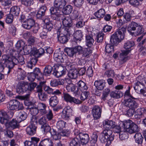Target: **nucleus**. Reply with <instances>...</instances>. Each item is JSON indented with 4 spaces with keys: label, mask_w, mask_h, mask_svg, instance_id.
<instances>
[{
    "label": "nucleus",
    "mask_w": 146,
    "mask_h": 146,
    "mask_svg": "<svg viewBox=\"0 0 146 146\" xmlns=\"http://www.w3.org/2000/svg\"><path fill=\"white\" fill-rule=\"evenodd\" d=\"M7 106L8 108L11 110L17 109L18 110H22L23 108L22 103L15 100H13L10 101L7 104Z\"/></svg>",
    "instance_id": "obj_9"
},
{
    "label": "nucleus",
    "mask_w": 146,
    "mask_h": 146,
    "mask_svg": "<svg viewBox=\"0 0 146 146\" xmlns=\"http://www.w3.org/2000/svg\"><path fill=\"white\" fill-rule=\"evenodd\" d=\"M53 143L49 138L45 139L41 141L38 146H53Z\"/></svg>",
    "instance_id": "obj_29"
},
{
    "label": "nucleus",
    "mask_w": 146,
    "mask_h": 146,
    "mask_svg": "<svg viewBox=\"0 0 146 146\" xmlns=\"http://www.w3.org/2000/svg\"><path fill=\"white\" fill-rule=\"evenodd\" d=\"M74 40L75 41H80L83 36L82 32L80 30H77L73 33Z\"/></svg>",
    "instance_id": "obj_26"
},
{
    "label": "nucleus",
    "mask_w": 146,
    "mask_h": 146,
    "mask_svg": "<svg viewBox=\"0 0 146 146\" xmlns=\"http://www.w3.org/2000/svg\"><path fill=\"white\" fill-rule=\"evenodd\" d=\"M56 69L63 75L66 74L67 70L64 66H62L60 64L59 65Z\"/></svg>",
    "instance_id": "obj_61"
},
{
    "label": "nucleus",
    "mask_w": 146,
    "mask_h": 146,
    "mask_svg": "<svg viewBox=\"0 0 146 146\" xmlns=\"http://www.w3.org/2000/svg\"><path fill=\"white\" fill-rule=\"evenodd\" d=\"M31 141L26 140L24 142L25 146H37L38 143L40 141V139L35 137H32Z\"/></svg>",
    "instance_id": "obj_21"
},
{
    "label": "nucleus",
    "mask_w": 146,
    "mask_h": 146,
    "mask_svg": "<svg viewBox=\"0 0 146 146\" xmlns=\"http://www.w3.org/2000/svg\"><path fill=\"white\" fill-rule=\"evenodd\" d=\"M77 70L75 69H71L68 74V76L71 79L75 78L77 76Z\"/></svg>",
    "instance_id": "obj_48"
},
{
    "label": "nucleus",
    "mask_w": 146,
    "mask_h": 146,
    "mask_svg": "<svg viewBox=\"0 0 146 146\" xmlns=\"http://www.w3.org/2000/svg\"><path fill=\"white\" fill-rule=\"evenodd\" d=\"M114 135L111 129H104L100 134L99 139L102 143H105L106 145L109 146L114 139Z\"/></svg>",
    "instance_id": "obj_3"
},
{
    "label": "nucleus",
    "mask_w": 146,
    "mask_h": 146,
    "mask_svg": "<svg viewBox=\"0 0 146 146\" xmlns=\"http://www.w3.org/2000/svg\"><path fill=\"white\" fill-rule=\"evenodd\" d=\"M77 84L78 86L77 88L80 91L87 90L88 88L86 84L81 80L78 82Z\"/></svg>",
    "instance_id": "obj_32"
},
{
    "label": "nucleus",
    "mask_w": 146,
    "mask_h": 146,
    "mask_svg": "<svg viewBox=\"0 0 146 146\" xmlns=\"http://www.w3.org/2000/svg\"><path fill=\"white\" fill-rule=\"evenodd\" d=\"M31 114L33 116L36 115L38 113H39V111L37 107H33L29 108Z\"/></svg>",
    "instance_id": "obj_62"
},
{
    "label": "nucleus",
    "mask_w": 146,
    "mask_h": 146,
    "mask_svg": "<svg viewBox=\"0 0 146 146\" xmlns=\"http://www.w3.org/2000/svg\"><path fill=\"white\" fill-rule=\"evenodd\" d=\"M144 107L140 108L137 109L135 112V117L138 119H140L143 117L144 116Z\"/></svg>",
    "instance_id": "obj_33"
},
{
    "label": "nucleus",
    "mask_w": 146,
    "mask_h": 146,
    "mask_svg": "<svg viewBox=\"0 0 146 146\" xmlns=\"http://www.w3.org/2000/svg\"><path fill=\"white\" fill-rule=\"evenodd\" d=\"M137 81L135 83V86L134 88L135 91L137 93L144 87L143 83V78L141 76H139L137 78Z\"/></svg>",
    "instance_id": "obj_14"
},
{
    "label": "nucleus",
    "mask_w": 146,
    "mask_h": 146,
    "mask_svg": "<svg viewBox=\"0 0 146 146\" xmlns=\"http://www.w3.org/2000/svg\"><path fill=\"white\" fill-rule=\"evenodd\" d=\"M46 9V7L44 6H42L40 7L36 15L37 18L42 17L44 15Z\"/></svg>",
    "instance_id": "obj_45"
},
{
    "label": "nucleus",
    "mask_w": 146,
    "mask_h": 146,
    "mask_svg": "<svg viewBox=\"0 0 146 146\" xmlns=\"http://www.w3.org/2000/svg\"><path fill=\"white\" fill-rule=\"evenodd\" d=\"M73 29L71 28H62L58 29L56 34L58 40L60 43L64 44L66 43L70 35L73 33Z\"/></svg>",
    "instance_id": "obj_2"
},
{
    "label": "nucleus",
    "mask_w": 146,
    "mask_h": 146,
    "mask_svg": "<svg viewBox=\"0 0 146 146\" xmlns=\"http://www.w3.org/2000/svg\"><path fill=\"white\" fill-rule=\"evenodd\" d=\"M89 92L82 91L80 97L81 100L84 101L87 99L89 95Z\"/></svg>",
    "instance_id": "obj_60"
},
{
    "label": "nucleus",
    "mask_w": 146,
    "mask_h": 146,
    "mask_svg": "<svg viewBox=\"0 0 146 146\" xmlns=\"http://www.w3.org/2000/svg\"><path fill=\"white\" fill-rule=\"evenodd\" d=\"M62 97L64 100L67 103L69 102L71 104H81L82 102L80 100L72 97L67 93H64L62 94Z\"/></svg>",
    "instance_id": "obj_10"
},
{
    "label": "nucleus",
    "mask_w": 146,
    "mask_h": 146,
    "mask_svg": "<svg viewBox=\"0 0 146 146\" xmlns=\"http://www.w3.org/2000/svg\"><path fill=\"white\" fill-rule=\"evenodd\" d=\"M120 40L117 36L115 35V34L112 35L110 39V41L111 43L113 45H116L121 41Z\"/></svg>",
    "instance_id": "obj_43"
},
{
    "label": "nucleus",
    "mask_w": 146,
    "mask_h": 146,
    "mask_svg": "<svg viewBox=\"0 0 146 146\" xmlns=\"http://www.w3.org/2000/svg\"><path fill=\"white\" fill-rule=\"evenodd\" d=\"M62 113L63 115L62 116H64V118L65 119H67L73 114L72 109L70 106H67L63 110Z\"/></svg>",
    "instance_id": "obj_22"
},
{
    "label": "nucleus",
    "mask_w": 146,
    "mask_h": 146,
    "mask_svg": "<svg viewBox=\"0 0 146 146\" xmlns=\"http://www.w3.org/2000/svg\"><path fill=\"white\" fill-rule=\"evenodd\" d=\"M29 93H30L33 91L35 88L37 86V84L35 82L30 83L28 84Z\"/></svg>",
    "instance_id": "obj_64"
},
{
    "label": "nucleus",
    "mask_w": 146,
    "mask_h": 146,
    "mask_svg": "<svg viewBox=\"0 0 146 146\" xmlns=\"http://www.w3.org/2000/svg\"><path fill=\"white\" fill-rule=\"evenodd\" d=\"M115 122L111 120H105L103 122L104 129H111L115 126Z\"/></svg>",
    "instance_id": "obj_28"
},
{
    "label": "nucleus",
    "mask_w": 146,
    "mask_h": 146,
    "mask_svg": "<svg viewBox=\"0 0 146 146\" xmlns=\"http://www.w3.org/2000/svg\"><path fill=\"white\" fill-rule=\"evenodd\" d=\"M126 31V29L123 27L121 28H119L114 33L115 34V35L120 40H122L124 38Z\"/></svg>",
    "instance_id": "obj_23"
},
{
    "label": "nucleus",
    "mask_w": 146,
    "mask_h": 146,
    "mask_svg": "<svg viewBox=\"0 0 146 146\" xmlns=\"http://www.w3.org/2000/svg\"><path fill=\"white\" fill-rule=\"evenodd\" d=\"M104 34L102 33H99L96 36V40L98 43L102 42L103 41Z\"/></svg>",
    "instance_id": "obj_59"
},
{
    "label": "nucleus",
    "mask_w": 146,
    "mask_h": 146,
    "mask_svg": "<svg viewBox=\"0 0 146 146\" xmlns=\"http://www.w3.org/2000/svg\"><path fill=\"white\" fill-rule=\"evenodd\" d=\"M13 115V113L9 111L7 113L3 110L0 111V122L5 125L7 129L11 130L19 128L20 125L19 122L17 118L13 119L9 121Z\"/></svg>",
    "instance_id": "obj_1"
},
{
    "label": "nucleus",
    "mask_w": 146,
    "mask_h": 146,
    "mask_svg": "<svg viewBox=\"0 0 146 146\" xmlns=\"http://www.w3.org/2000/svg\"><path fill=\"white\" fill-rule=\"evenodd\" d=\"M105 82L103 80L96 81L94 83V85L96 88L100 90H103L106 86Z\"/></svg>",
    "instance_id": "obj_25"
},
{
    "label": "nucleus",
    "mask_w": 146,
    "mask_h": 146,
    "mask_svg": "<svg viewBox=\"0 0 146 146\" xmlns=\"http://www.w3.org/2000/svg\"><path fill=\"white\" fill-rule=\"evenodd\" d=\"M46 113H44V115H46L47 119L49 120H51L53 117L52 110L48 108L46 110Z\"/></svg>",
    "instance_id": "obj_55"
},
{
    "label": "nucleus",
    "mask_w": 146,
    "mask_h": 146,
    "mask_svg": "<svg viewBox=\"0 0 146 146\" xmlns=\"http://www.w3.org/2000/svg\"><path fill=\"white\" fill-rule=\"evenodd\" d=\"M92 49L88 47L83 48L81 54H82V57L88 58L90 56V54L92 53Z\"/></svg>",
    "instance_id": "obj_41"
},
{
    "label": "nucleus",
    "mask_w": 146,
    "mask_h": 146,
    "mask_svg": "<svg viewBox=\"0 0 146 146\" xmlns=\"http://www.w3.org/2000/svg\"><path fill=\"white\" fill-rule=\"evenodd\" d=\"M38 96L39 99L42 101H45L48 98V95L44 92L39 93Z\"/></svg>",
    "instance_id": "obj_56"
},
{
    "label": "nucleus",
    "mask_w": 146,
    "mask_h": 146,
    "mask_svg": "<svg viewBox=\"0 0 146 146\" xmlns=\"http://www.w3.org/2000/svg\"><path fill=\"white\" fill-rule=\"evenodd\" d=\"M105 10L101 9L98 10L94 13V15L97 18H102L104 17V18H111L110 15L108 14L105 15Z\"/></svg>",
    "instance_id": "obj_19"
},
{
    "label": "nucleus",
    "mask_w": 146,
    "mask_h": 146,
    "mask_svg": "<svg viewBox=\"0 0 146 146\" xmlns=\"http://www.w3.org/2000/svg\"><path fill=\"white\" fill-rule=\"evenodd\" d=\"M37 107L39 111V113L42 115H44L46 113V110L48 109L46 104L43 103H39Z\"/></svg>",
    "instance_id": "obj_27"
},
{
    "label": "nucleus",
    "mask_w": 146,
    "mask_h": 146,
    "mask_svg": "<svg viewBox=\"0 0 146 146\" xmlns=\"http://www.w3.org/2000/svg\"><path fill=\"white\" fill-rule=\"evenodd\" d=\"M28 84L24 82H19L17 88V92L19 94L27 92L29 93Z\"/></svg>",
    "instance_id": "obj_11"
},
{
    "label": "nucleus",
    "mask_w": 146,
    "mask_h": 146,
    "mask_svg": "<svg viewBox=\"0 0 146 146\" xmlns=\"http://www.w3.org/2000/svg\"><path fill=\"white\" fill-rule=\"evenodd\" d=\"M20 8L17 6L12 7L11 9V13L15 16H17L19 14Z\"/></svg>",
    "instance_id": "obj_54"
},
{
    "label": "nucleus",
    "mask_w": 146,
    "mask_h": 146,
    "mask_svg": "<svg viewBox=\"0 0 146 146\" xmlns=\"http://www.w3.org/2000/svg\"><path fill=\"white\" fill-rule=\"evenodd\" d=\"M41 129L43 132L44 134H45L48 132L50 133V132L52 129H51L50 127L47 124L44 125H42Z\"/></svg>",
    "instance_id": "obj_53"
},
{
    "label": "nucleus",
    "mask_w": 146,
    "mask_h": 146,
    "mask_svg": "<svg viewBox=\"0 0 146 146\" xmlns=\"http://www.w3.org/2000/svg\"><path fill=\"white\" fill-rule=\"evenodd\" d=\"M27 117V113L23 111H21L19 113L18 117L17 119L20 123L25 120Z\"/></svg>",
    "instance_id": "obj_44"
},
{
    "label": "nucleus",
    "mask_w": 146,
    "mask_h": 146,
    "mask_svg": "<svg viewBox=\"0 0 146 146\" xmlns=\"http://www.w3.org/2000/svg\"><path fill=\"white\" fill-rule=\"evenodd\" d=\"M52 69V67L50 65L46 66L44 69V71L43 73V75L45 76H48L49 74L51 73Z\"/></svg>",
    "instance_id": "obj_57"
},
{
    "label": "nucleus",
    "mask_w": 146,
    "mask_h": 146,
    "mask_svg": "<svg viewBox=\"0 0 146 146\" xmlns=\"http://www.w3.org/2000/svg\"><path fill=\"white\" fill-rule=\"evenodd\" d=\"M87 32L86 36V45L89 47H91L93 45L94 41L92 34V32L87 30Z\"/></svg>",
    "instance_id": "obj_15"
},
{
    "label": "nucleus",
    "mask_w": 146,
    "mask_h": 146,
    "mask_svg": "<svg viewBox=\"0 0 146 146\" xmlns=\"http://www.w3.org/2000/svg\"><path fill=\"white\" fill-rule=\"evenodd\" d=\"M25 19H20L19 21L23 23L22 26L23 27L27 29H30L34 26L35 21L33 19H27L24 21Z\"/></svg>",
    "instance_id": "obj_12"
},
{
    "label": "nucleus",
    "mask_w": 146,
    "mask_h": 146,
    "mask_svg": "<svg viewBox=\"0 0 146 146\" xmlns=\"http://www.w3.org/2000/svg\"><path fill=\"white\" fill-rule=\"evenodd\" d=\"M65 0H55L54 2V7L57 9H62L65 5Z\"/></svg>",
    "instance_id": "obj_30"
},
{
    "label": "nucleus",
    "mask_w": 146,
    "mask_h": 146,
    "mask_svg": "<svg viewBox=\"0 0 146 146\" xmlns=\"http://www.w3.org/2000/svg\"><path fill=\"white\" fill-rule=\"evenodd\" d=\"M33 73L36 76V79L38 80H40L43 79V74L40 72L39 68H36L34 70Z\"/></svg>",
    "instance_id": "obj_42"
},
{
    "label": "nucleus",
    "mask_w": 146,
    "mask_h": 146,
    "mask_svg": "<svg viewBox=\"0 0 146 146\" xmlns=\"http://www.w3.org/2000/svg\"><path fill=\"white\" fill-rule=\"evenodd\" d=\"M76 136L78 138H79L80 142L83 145L86 144L89 141L90 138L87 134L79 133Z\"/></svg>",
    "instance_id": "obj_18"
},
{
    "label": "nucleus",
    "mask_w": 146,
    "mask_h": 146,
    "mask_svg": "<svg viewBox=\"0 0 146 146\" xmlns=\"http://www.w3.org/2000/svg\"><path fill=\"white\" fill-rule=\"evenodd\" d=\"M26 54H30L31 56H34L35 58H38L37 49L36 48L33 47L31 45H29L24 50Z\"/></svg>",
    "instance_id": "obj_13"
},
{
    "label": "nucleus",
    "mask_w": 146,
    "mask_h": 146,
    "mask_svg": "<svg viewBox=\"0 0 146 146\" xmlns=\"http://www.w3.org/2000/svg\"><path fill=\"white\" fill-rule=\"evenodd\" d=\"M123 126L125 130L130 134L136 133L139 131L137 125L130 120H126L123 123Z\"/></svg>",
    "instance_id": "obj_7"
},
{
    "label": "nucleus",
    "mask_w": 146,
    "mask_h": 146,
    "mask_svg": "<svg viewBox=\"0 0 146 146\" xmlns=\"http://www.w3.org/2000/svg\"><path fill=\"white\" fill-rule=\"evenodd\" d=\"M130 52V50H123L121 51L119 55V60L122 63L125 62L128 60L129 57L127 55Z\"/></svg>",
    "instance_id": "obj_20"
},
{
    "label": "nucleus",
    "mask_w": 146,
    "mask_h": 146,
    "mask_svg": "<svg viewBox=\"0 0 146 146\" xmlns=\"http://www.w3.org/2000/svg\"><path fill=\"white\" fill-rule=\"evenodd\" d=\"M50 134L54 140H59L61 138V137L60 132H57L54 129H52L50 132Z\"/></svg>",
    "instance_id": "obj_38"
},
{
    "label": "nucleus",
    "mask_w": 146,
    "mask_h": 146,
    "mask_svg": "<svg viewBox=\"0 0 146 146\" xmlns=\"http://www.w3.org/2000/svg\"><path fill=\"white\" fill-rule=\"evenodd\" d=\"M2 59L3 61L4 62V64L8 69L7 73L9 74L15 65L17 64L18 62L17 59L15 57L9 58V56L5 54H3L2 56Z\"/></svg>",
    "instance_id": "obj_6"
},
{
    "label": "nucleus",
    "mask_w": 146,
    "mask_h": 146,
    "mask_svg": "<svg viewBox=\"0 0 146 146\" xmlns=\"http://www.w3.org/2000/svg\"><path fill=\"white\" fill-rule=\"evenodd\" d=\"M127 30L131 35L138 36L143 33L144 29L142 26L133 22L128 25Z\"/></svg>",
    "instance_id": "obj_5"
},
{
    "label": "nucleus",
    "mask_w": 146,
    "mask_h": 146,
    "mask_svg": "<svg viewBox=\"0 0 146 146\" xmlns=\"http://www.w3.org/2000/svg\"><path fill=\"white\" fill-rule=\"evenodd\" d=\"M72 10V7L70 5H68L63 8L62 12L64 14L68 15L71 12Z\"/></svg>",
    "instance_id": "obj_49"
},
{
    "label": "nucleus",
    "mask_w": 146,
    "mask_h": 146,
    "mask_svg": "<svg viewBox=\"0 0 146 146\" xmlns=\"http://www.w3.org/2000/svg\"><path fill=\"white\" fill-rule=\"evenodd\" d=\"M134 137L136 143L138 144L141 145L142 144L143 138L140 133L137 132L136 133Z\"/></svg>",
    "instance_id": "obj_34"
},
{
    "label": "nucleus",
    "mask_w": 146,
    "mask_h": 146,
    "mask_svg": "<svg viewBox=\"0 0 146 146\" xmlns=\"http://www.w3.org/2000/svg\"><path fill=\"white\" fill-rule=\"evenodd\" d=\"M122 103L125 106L129 108L127 111L126 115L129 117L132 116L135 109L138 107L137 103L134 100L129 98L124 100Z\"/></svg>",
    "instance_id": "obj_4"
},
{
    "label": "nucleus",
    "mask_w": 146,
    "mask_h": 146,
    "mask_svg": "<svg viewBox=\"0 0 146 146\" xmlns=\"http://www.w3.org/2000/svg\"><path fill=\"white\" fill-rule=\"evenodd\" d=\"M58 99L56 96H52L49 99V105L50 106L54 107L58 104Z\"/></svg>",
    "instance_id": "obj_36"
},
{
    "label": "nucleus",
    "mask_w": 146,
    "mask_h": 146,
    "mask_svg": "<svg viewBox=\"0 0 146 146\" xmlns=\"http://www.w3.org/2000/svg\"><path fill=\"white\" fill-rule=\"evenodd\" d=\"M66 122L62 120L58 121L56 124V127L59 129H62L66 126Z\"/></svg>",
    "instance_id": "obj_58"
},
{
    "label": "nucleus",
    "mask_w": 146,
    "mask_h": 146,
    "mask_svg": "<svg viewBox=\"0 0 146 146\" xmlns=\"http://www.w3.org/2000/svg\"><path fill=\"white\" fill-rule=\"evenodd\" d=\"M25 44V43L24 41L22 40H20L17 42L15 45V46L17 49H20L21 50V48L24 50L25 49H24V47Z\"/></svg>",
    "instance_id": "obj_52"
},
{
    "label": "nucleus",
    "mask_w": 146,
    "mask_h": 146,
    "mask_svg": "<svg viewBox=\"0 0 146 146\" xmlns=\"http://www.w3.org/2000/svg\"><path fill=\"white\" fill-rule=\"evenodd\" d=\"M110 92V90L109 88H106L103 91L102 95V99L104 101L106 100V98L108 96Z\"/></svg>",
    "instance_id": "obj_50"
},
{
    "label": "nucleus",
    "mask_w": 146,
    "mask_h": 146,
    "mask_svg": "<svg viewBox=\"0 0 146 146\" xmlns=\"http://www.w3.org/2000/svg\"><path fill=\"white\" fill-rule=\"evenodd\" d=\"M102 111V109L98 106H94L92 110V113L94 119L100 118Z\"/></svg>",
    "instance_id": "obj_17"
},
{
    "label": "nucleus",
    "mask_w": 146,
    "mask_h": 146,
    "mask_svg": "<svg viewBox=\"0 0 146 146\" xmlns=\"http://www.w3.org/2000/svg\"><path fill=\"white\" fill-rule=\"evenodd\" d=\"M98 135L96 133H94L91 136V140L90 141V142L92 144H93L92 145H94L97 141L98 138Z\"/></svg>",
    "instance_id": "obj_63"
},
{
    "label": "nucleus",
    "mask_w": 146,
    "mask_h": 146,
    "mask_svg": "<svg viewBox=\"0 0 146 146\" xmlns=\"http://www.w3.org/2000/svg\"><path fill=\"white\" fill-rule=\"evenodd\" d=\"M128 137V132L121 131L119 133V138L120 139L123 141L127 139Z\"/></svg>",
    "instance_id": "obj_51"
},
{
    "label": "nucleus",
    "mask_w": 146,
    "mask_h": 146,
    "mask_svg": "<svg viewBox=\"0 0 146 146\" xmlns=\"http://www.w3.org/2000/svg\"><path fill=\"white\" fill-rule=\"evenodd\" d=\"M64 83V79H54L51 81L50 85L52 86L55 87L59 85H63Z\"/></svg>",
    "instance_id": "obj_39"
},
{
    "label": "nucleus",
    "mask_w": 146,
    "mask_h": 146,
    "mask_svg": "<svg viewBox=\"0 0 146 146\" xmlns=\"http://www.w3.org/2000/svg\"><path fill=\"white\" fill-rule=\"evenodd\" d=\"M62 22L63 25L65 26L64 28H71L72 29H73V28L71 27L72 25V19H63L62 20Z\"/></svg>",
    "instance_id": "obj_37"
},
{
    "label": "nucleus",
    "mask_w": 146,
    "mask_h": 146,
    "mask_svg": "<svg viewBox=\"0 0 146 146\" xmlns=\"http://www.w3.org/2000/svg\"><path fill=\"white\" fill-rule=\"evenodd\" d=\"M66 57V56L64 54L56 53H54V60L58 62H64Z\"/></svg>",
    "instance_id": "obj_24"
},
{
    "label": "nucleus",
    "mask_w": 146,
    "mask_h": 146,
    "mask_svg": "<svg viewBox=\"0 0 146 146\" xmlns=\"http://www.w3.org/2000/svg\"><path fill=\"white\" fill-rule=\"evenodd\" d=\"M58 9H57L56 8H54L53 7H51L50 8V11L52 15H53V16H52V17L55 18L56 17H62L63 16V15H59L58 13V11H60Z\"/></svg>",
    "instance_id": "obj_31"
},
{
    "label": "nucleus",
    "mask_w": 146,
    "mask_h": 146,
    "mask_svg": "<svg viewBox=\"0 0 146 146\" xmlns=\"http://www.w3.org/2000/svg\"><path fill=\"white\" fill-rule=\"evenodd\" d=\"M69 146H80L79 138L77 136L76 137L73 138L69 143Z\"/></svg>",
    "instance_id": "obj_40"
},
{
    "label": "nucleus",
    "mask_w": 146,
    "mask_h": 146,
    "mask_svg": "<svg viewBox=\"0 0 146 146\" xmlns=\"http://www.w3.org/2000/svg\"><path fill=\"white\" fill-rule=\"evenodd\" d=\"M66 89L68 92H72L76 94H80V90L78 89L77 86L72 83H68L66 86Z\"/></svg>",
    "instance_id": "obj_16"
},
{
    "label": "nucleus",
    "mask_w": 146,
    "mask_h": 146,
    "mask_svg": "<svg viewBox=\"0 0 146 146\" xmlns=\"http://www.w3.org/2000/svg\"><path fill=\"white\" fill-rule=\"evenodd\" d=\"M134 45V42L132 41H127L125 43L124 45V48L126 49L125 50H130V52L131 50V48Z\"/></svg>",
    "instance_id": "obj_46"
},
{
    "label": "nucleus",
    "mask_w": 146,
    "mask_h": 146,
    "mask_svg": "<svg viewBox=\"0 0 146 146\" xmlns=\"http://www.w3.org/2000/svg\"><path fill=\"white\" fill-rule=\"evenodd\" d=\"M30 124L28 126L26 129L27 134L31 136L35 134L36 132L37 124V119L35 116L31 117Z\"/></svg>",
    "instance_id": "obj_8"
},
{
    "label": "nucleus",
    "mask_w": 146,
    "mask_h": 146,
    "mask_svg": "<svg viewBox=\"0 0 146 146\" xmlns=\"http://www.w3.org/2000/svg\"><path fill=\"white\" fill-rule=\"evenodd\" d=\"M123 93L119 90H115L110 92V96L112 98L115 99H118L123 96Z\"/></svg>",
    "instance_id": "obj_35"
},
{
    "label": "nucleus",
    "mask_w": 146,
    "mask_h": 146,
    "mask_svg": "<svg viewBox=\"0 0 146 146\" xmlns=\"http://www.w3.org/2000/svg\"><path fill=\"white\" fill-rule=\"evenodd\" d=\"M65 51L68 55L70 57H72L76 54L74 48H67L65 50Z\"/></svg>",
    "instance_id": "obj_47"
}]
</instances>
